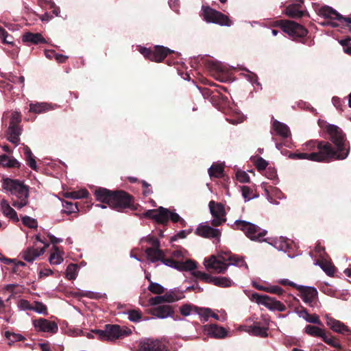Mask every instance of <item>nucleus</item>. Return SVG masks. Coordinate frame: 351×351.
<instances>
[{
  "label": "nucleus",
  "instance_id": "26",
  "mask_svg": "<svg viewBox=\"0 0 351 351\" xmlns=\"http://www.w3.org/2000/svg\"><path fill=\"white\" fill-rule=\"evenodd\" d=\"M300 4H291L286 7L285 13L289 18L300 19L304 16L305 12L300 10Z\"/></svg>",
  "mask_w": 351,
  "mask_h": 351
},
{
  "label": "nucleus",
  "instance_id": "25",
  "mask_svg": "<svg viewBox=\"0 0 351 351\" xmlns=\"http://www.w3.org/2000/svg\"><path fill=\"white\" fill-rule=\"evenodd\" d=\"M147 258L152 263L162 259L164 252L160 247H147L145 250Z\"/></svg>",
  "mask_w": 351,
  "mask_h": 351
},
{
  "label": "nucleus",
  "instance_id": "24",
  "mask_svg": "<svg viewBox=\"0 0 351 351\" xmlns=\"http://www.w3.org/2000/svg\"><path fill=\"white\" fill-rule=\"evenodd\" d=\"M319 15L331 20H337L339 23L343 16L337 12L335 10L329 6H323L319 10Z\"/></svg>",
  "mask_w": 351,
  "mask_h": 351
},
{
  "label": "nucleus",
  "instance_id": "47",
  "mask_svg": "<svg viewBox=\"0 0 351 351\" xmlns=\"http://www.w3.org/2000/svg\"><path fill=\"white\" fill-rule=\"evenodd\" d=\"M175 290H171L163 295L165 302L171 303L182 299V296H178Z\"/></svg>",
  "mask_w": 351,
  "mask_h": 351
},
{
  "label": "nucleus",
  "instance_id": "63",
  "mask_svg": "<svg viewBox=\"0 0 351 351\" xmlns=\"http://www.w3.org/2000/svg\"><path fill=\"white\" fill-rule=\"evenodd\" d=\"M267 292L271 293H275L277 295H281L284 292L283 289L278 286H273L271 287L267 288Z\"/></svg>",
  "mask_w": 351,
  "mask_h": 351
},
{
  "label": "nucleus",
  "instance_id": "31",
  "mask_svg": "<svg viewBox=\"0 0 351 351\" xmlns=\"http://www.w3.org/2000/svg\"><path fill=\"white\" fill-rule=\"evenodd\" d=\"M0 165L10 168H20L21 167L20 162L16 159L10 158L5 154L0 156Z\"/></svg>",
  "mask_w": 351,
  "mask_h": 351
},
{
  "label": "nucleus",
  "instance_id": "45",
  "mask_svg": "<svg viewBox=\"0 0 351 351\" xmlns=\"http://www.w3.org/2000/svg\"><path fill=\"white\" fill-rule=\"evenodd\" d=\"M148 290L154 294L160 295L165 292V288L160 284L150 281Z\"/></svg>",
  "mask_w": 351,
  "mask_h": 351
},
{
  "label": "nucleus",
  "instance_id": "50",
  "mask_svg": "<svg viewBox=\"0 0 351 351\" xmlns=\"http://www.w3.org/2000/svg\"><path fill=\"white\" fill-rule=\"evenodd\" d=\"M320 267L326 272V274L328 276H332L334 275L335 271V266L332 265L330 263L326 262V261L322 262L320 264Z\"/></svg>",
  "mask_w": 351,
  "mask_h": 351
},
{
  "label": "nucleus",
  "instance_id": "46",
  "mask_svg": "<svg viewBox=\"0 0 351 351\" xmlns=\"http://www.w3.org/2000/svg\"><path fill=\"white\" fill-rule=\"evenodd\" d=\"M77 266L75 264L71 263L67 266L66 271V277L68 280H74L77 276Z\"/></svg>",
  "mask_w": 351,
  "mask_h": 351
},
{
  "label": "nucleus",
  "instance_id": "62",
  "mask_svg": "<svg viewBox=\"0 0 351 351\" xmlns=\"http://www.w3.org/2000/svg\"><path fill=\"white\" fill-rule=\"evenodd\" d=\"M147 241L152 245L151 247H160V241L154 236H149L147 238Z\"/></svg>",
  "mask_w": 351,
  "mask_h": 351
},
{
  "label": "nucleus",
  "instance_id": "32",
  "mask_svg": "<svg viewBox=\"0 0 351 351\" xmlns=\"http://www.w3.org/2000/svg\"><path fill=\"white\" fill-rule=\"evenodd\" d=\"M304 332L311 337L322 338L325 332V330L318 326L308 324L304 328Z\"/></svg>",
  "mask_w": 351,
  "mask_h": 351
},
{
  "label": "nucleus",
  "instance_id": "20",
  "mask_svg": "<svg viewBox=\"0 0 351 351\" xmlns=\"http://www.w3.org/2000/svg\"><path fill=\"white\" fill-rule=\"evenodd\" d=\"M326 325L334 332L343 335L349 334L350 329L343 323L328 315L326 316Z\"/></svg>",
  "mask_w": 351,
  "mask_h": 351
},
{
  "label": "nucleus",
  "instance_id": "52",
  "mask_svg": "<svg viewBox=\"0 0 351 351\" xmlns=\"http://www.w3.org/2000/svg\"><path fill=\"white\" fill-rule=\"evenodd\" d=\"M236 176L237 180L241 183H248L250 181V176L245 171H239Z\"/></svg>",
  "mask_w": 351,
  "mask_h": 351
},
{
  "label": "nucleus",
  "instance_id": "10",
  "mask_svg": "<svg viewBox=\"0 0 351 351\" xmlns=\"http://www.w3.org/2000/svg\"><path fill=\"white\" fill-rule=\"evenodd\" d=\"M250 299L255 301L258 304H263L268 309L271 311H278L283 312L286 310V306L280 301L276 300L274 298L269 297L267 295H261L258 293H253Z\"/></svg>",
  "mask_w": 351,
  "mask_h": 351
},
{
  "label": "nucleus",
  "instance_id": "56",
  "mask_svg": "<svg viewBox=\"0 0 351 351\" xmlns=\"http://www.w3.org/2000/svg\"><path fill=\"white\" fill-rule=\"evenodd\" d=\"M267 165L268 162L261 157L258 158L255 162V166L259 171L265 170Z\"/></svg>",
  "mask_w": 351,
  "mask_h": 351
},
{
  "label": "nucleus",
  "instance_id": "2",
  "mask_svg": "<svg viewBox=\"0 0 351 351\" xmlns=\"http://www.w3.org/2000/svg\"><path fill=\"white\" fill-rule=\"evenodd\" d=\"M95 196L97 201L108 204L119 212H123L125 209L136 210L134 197L125 191H111L99 187L95 191Z\"/></svg>",
  "mask_w": 351,
  "mask_h": 351
},
{
  "label": "nucleus",
  "instance_id": "59",
  "mask_svg": "<svg viewBox=\"0 0 351 351\" xmlns=\"http://www.w3.org/2000/svg\"><path fill=\"white\" fill-rule=\"evenodd\" d=\"M21 121V118L18 112H14L12 114V117L10 121V125H19Z\"/></svg>",
  "mask_w": 351,
  "mask_h": 351
},
{
  "label": "nucleus",
  "instance_id": "7",
  "mask_svg": "<svg viewBox=\"0 0 351 351\" xmlns=\"http://www.w3.org/2000/svg\"><path fill=\"white\" fill-rule=\"evenodd\" d=\"M234 224L236 229L243 231L250 240L258 242L267 241V239H263L267 232L258 226L243 220H237Z\"/></svg>",
  "mask_w": 351,
  "mask_h": 351
},
{
  "label": "nucleus",
  "instance_id": "1",
  "mask_svg": "<svg viewBox=\"0 0 351 351\" xmlns=\"http://www.w3.org/2000/svg\"><path fill=\"white\" fill-rule=\"evenodd\" d=\"M326 131L335 147L328 141L311 140L304 144L302 147V151L311 153H290L289 158L293 160L307 159L319 162H328L347 158L350 146L349 143L346 142L342 130L337 125L328 124L326 127Z\"/></svg>",
  "mask_w": 351,
  "mask_h": 351
},
{
  "label": "nucleus",
  "instance_id": "27",
  "mask_svg": "<svg viewBox=\"0 0 351 351\" xmlns=\"http://www.w3.org/2000/svg\"><path fill=\"white\" fill-rule=\"evenodd\" d=\"M272 129L276 132V134L284 138L289 137L291 134L289 127L277 120L273 121Z\"/></svg>",
  "mask_w": 351,
  "mask_h": 351
},
{
  "label": "nucleus",
  "instance_id": "11",
  "mask_svg": "<svg viewBox=\"0 0 351 351\" xmlns=\"http://www.w3.org/2000/svg\"><path fill=\"white\" fill-rule=\"evenodd\" d=\"M208 206L213 217V219L211 221V225L213 226H219L226 221V213L223 204L211 200L208 204Z\"/></svg>",
  "mask_w": 351,
  "mask_h": 351
},
{
  "label": "nucleus",
  "instance_id": "30",
  "mask_svg": "<svg viewBox=\"0 0 351 351\" xmlns=\"http://www.w3.org/2000/svg\"><path fill=\"white\" fill-rule=\"evenodd\" d=\"M169 210L168 208L160 206L157 208L156 222L164 226H167L169 221Z\"/></svg>",
  "mask_w": 351,
  "mask_h": 351
},
{
  "label": "nucleus",
  "instance_id": "28",
  "mask_svg": "<svg viewBox=\"0 0 351 351\" xmlns=\"http://www.w3.org/2000/svg\"><path fill=\"white\" fill-rule=\"evenodd\" d=\"M21 129L19 125H9L8 130V139L10 142L17 145L19 143V136Z\"/></svg>",
  "mask_w": 351,
  "mask_h": 351
},
{
  "label": "nucleus",
  "instance_id": "8",
  "mask_svg": "<svg viewBox=\"0 0 351 351\" xmlns=\"http://www.w3.org/2000/svg\"><path fill=\"white\" fill-rule=\"evenodd\" d=\"M202 16L207 23H216L221 26H231L232 23L229 17L208 5H202Z\"/></svg>",
  "mask_w": 351,
  "mask_h": 351
},
{
  "label": "nucleus",
  "instance_id": "48",
  "mask_svg": "<svg viewBox=\"0 0 351 351\" xmlns=\"http://www.w3.org/2000/svg\"><path fill=\"white\" fill-rule=\"evenodd\" d=\"M128 318L131 322H138L141 320L142 313L139 309H133L128 311Z\"/></svg>",
  "mask_w": 351,
  "mask_h": 351
},
{
  "label": "nucleus",
  "instance_id": "21",
  "mask_svg": "<svg viewBox=\"0 0 351 351\" xmlns=\"http://www.w3.org/2000/svg\"><path fill=\"white\" fill-rule=\"evenodd\" d=\"M295 313L307 322L322 326L323 324L317 314H309L306 308L300 306L295 310Z\"/></svg>",
  "mask_w": 351,
  "mask_h": 351
},
{
  "label": "nucleus",
  "instance_id": "53",
  "mask_svg": "<svg viewBox=\"0 0 351 351\" xmlns=\"http://www.w3.org/2000/svg\"><path fill=\"white\" fill-rule=\"evenodd\" d=\"M274 246L277 249L282 251H287L288 249L291 248V244L284 239H281L278 243L276 242Z\"/></svg>",
  "mask_w": 351,
  "mask_h": 351
},
{
  "label": "nucleus",
  "instance_id": "6",
  "mask_svg": "<svg viewBox=\"0 0 351 351\" xmlns=\"http://www.w3.org/2000/svg\"><path fill=\"white\" fill-rule=\"evenodd\" d=\"M273 27H280L293 40L304 38L308 34V30L302 25L289 20H277L273 22Z\"/></svg>",
  "mask_w": 351,
  "mask_h": 351
},
{
  "label": "nucleus",
  "instance_id": "49",
  "mask_svg": "<svg viewBox=\"0 0 351 351\" xmlns=\"http://www.w3.org/2000/svg\"><path fill=\"white\" fill-rule=\"evenodd\" d=\"M32 311H34L38 313L43 314L45 315H48L47 308L46 305L39 301H35L33 305V309Z\"/></svg>",
  "mask_w": 351,
  "mask_h": 351
},
{
  "label": "nucleus",
  "instance_id": "13",
  "mask_svg": "<svg viewBox=\"0 0 351 351\" xmlns=\"http://www.w3.org/2000/svg\"><path fill=\"white\" fill-rule=\"evenodd\" d=\"M297 290L300 293L302 300L311 307L317 305L316 300L318 298V292L315 287L299 285Z\"/></svg>",
  "mask_w": 351,
  "mask_h": 351
},
{
  "label": "nucleus",
  "instance_id": "61",
  "mask_svg": "<svg viewBox=\"0 0 351 351\" xmlns=\"http://www.w3.org/2000/svg\"><path fill=\"white\" fill-rule=\"evenodd\" d=\"M242 195L245 198V199L250 200L251 199V194L252 193V190L247 186H243L241 187Z\"/></svg>",
  "mask_w": 351,
  "mask_h": 351
},
{
  "label": "nucleus",
  "instance_id": "35",
  "mask_svg": "<svg viewBox=\"0 0 351 351\" xmlns=\"http://www.w3.org/2000/svg\"><path fill=\"white\" fill-rule=\"evenodd\" d=\"M50 109V106L45 103L31 104L29 105V111L36 114H40Z\"/></svg>",
  "mask_w": 351,
  "mask_h": 351
},
{
  "label": "nucleus",
  "instance_id": "15",
  "mask_svg": "<svg viewBox=\"0 0 351 351\" xmlns=\"http://www.w3.org/2000/svg\"><path fill=\"white\" fill-rule=\"evenodd\" d=\"M32 324L37 332L55 334L58 330V324L55 322H51L45 318L35 319L32 321Z\"/></svg>",
  "mask_w": 351,
  "mask_h": 351
},
{
  "label": "nucleus",
  "instance_id": "29",
  "mask_svg": "<svg viewBox=\"0 0 351 351\" xmlns=\"http://www.w3.org/2000/svg\"><path fill=\"white\" fill-rule=\"evenodd\" d=\"M208 334L215 338H223L227 335V331L223 327L217 324H210L206 326Z\"/></svg>",
  "mask_w": 351,
  "mask_h": 351
},
{
  "label": "nucleus",
  "instance_id": "14",
  "mask_svg": "<svg viewBox=\"0 0 351 351\" xmlns=\"http://www.w3.org/2000/svg\"><path fill=\"white\" fill-rule=\"evenodd\" d=\"M139 351H169L167 346L158 339H145L138 343Z\"/></svg>",
  "mask_w": 351,
  "mask_h": 351
},
{
  "label": "nucleus",
  "instance_id": "51",
  "mask_svg": "<svg viewBox=\"0 0 351 351\" xmlns=\"http://www.w3.org/2000/svg\"><path fill=\"white\" fill-rule=\"evenodd\" d=\"M22 222L25 226H27L29 228H36L38 226V223H37L36 219L32 218L29 216L23 217Z\"/></svg>",
  "mask_w": 351,
  "mask_h": 351
},
{
  "label": "nucleus",
  "instance_id": "57",
  "mask_svg": "<svg viewBox=\"0 0 351 351\" xmlns=\"http://www.w3.org/2000/svg\"><path fill=\"white\" fill-rule=\"evenodd\" d=\"M18 306L21 310H30L33 309V305L29 303V301L26 300H21L19 302Z\"/></svg>",
  "mask_w": 351,
  "mask_h": 351
},
{
  "label": "nucleus",
  "instance_id": "42",
  "mask_svg": "<svg viewBox=\"0 0 351 351\" xmlns=\"http://www.w3.org/2000/svg\"><path fill=\"white\" fill-rule=\"evenodd\" d=\"M53 248L54 249L55 252L51 254L49 259V263L51 265L60 264L63 261V258L59 254L58 247L54 245Z\"/></svg>",
  "mask_w": 351,
  "mask_h": 351
},
{
  "label": "nucleus",
  "instance_id": "40",
  "mask_svg": "<svg viewBox=\"0 0 351 351\" xmlns=\"http://www.w3.org/2000/svg\"><path fill=\"white\" fill-rule=\"evenodd\" d=\"M193 310H194L195 312L199 313V311L202 309L190 304H184L180 308V313L183 316L189 315Z\"/></svg>",
  "mask_w": 351,
  "mask_h": 351
},
{
  "label": "nucleus",
  "instance_id": "17",
  "mask_svg": "<svg viewBox=\"0 0 351 351\" xmlns=\"http://www.w3.org/2000/svg\"><path fill=\"white\" fill-rule=\"evenodd\" d=\"M197 236L206 239H215L217 242L220 240L221 231L219 229L213 228L208 225L199 224L195 231Z\"/></svg>",
  "mask_w": 351,
  "mask_h": 351
},
{
  "label": "nucleus",
  "instance_id": "41",
  "mask_svg": "<svg viewBox=\"0 0 351 351\" xmlns=\"http://www.w3.org/2000/svg\"><path fill=\"white\" fill-rule=\"evenodd\" d=\"M192 275L195 277L196 278H198L201 280H202L205 283H211L212 279L213 276H211L210 275L202 272L201 271H193L192 272Z\"/></svg>",
  "mask_w": 351,
  "mask_h": 351
},
{
  "label": "nucleus",
  "instance_id": "55",
  "mask_svg": "<svg viewBox=\"0 0 351 351\" xmlns=\"http://www.w3.org/2000/svg\"><path fill=\"white\" fill-rule=\"evenodd\" d=\"M191 232H192L191 229L188 230H181L179 232H178L176 235L172 237L170 239V241L173 242V241L178 240V239H184L186 237V236L189 234L191 233Z\"/></svg>",
  "mask_w": 351,
  "mask_h": 351
},
{
  "label": "nucleus",
  "instance_id": "5",
  "mask_svg": "<svg viewBox=\"0 0 351 351\" xmlns=\"http://www.w3.org/2000/svg\"><path fill=\"white\" fill-rule=\"evenodd\" d=\"M243 261L242 258L235 255H230L227 258H217L215 256H211L209 258L205 259L204 265L208 270L212 269L218 274H224L230 264L239 265Z\"/></svg>",
  "mask_w": 351,
  "mask_h": 351
},
{
  "label": "nucleus",
  "instance_id": "22",
  "mask_svg": "<svg viewBox=\"0 0 351 351\" xmlns=\"http://www.w3.org/2000/svg\"><path fill=\"white\" fill-rule=\"evenodd\" d=\"M22 41L27 45L45 44V38L40 33L26 32L22 36Z\"/></svg>",
  "mask_w": 351,
  "mask_h": 351
},
{
  "label": "nucleus",
  "instance_id": "36",
  "mask_svg": "<svg viewBox=\"0 0 351 351\" xmlns=\"http://www.w3.org/2000/svg\"><path fill=\"white\" fill-rule=\"evenodd\" d=\"M89 193L86 189H82L79 191H74L71 192H66L64 194V197L66 198H71L73 199L87 198Z\"/></svg>",
  "mask_w": 351,
  "mask_h": 351
},
{
  "label": "nucleus",
  "instance_id": "54",
  "mask_svg": "<svg viewBox=\"0 0 351 351\" xmlns=\"http://www.w3.org/2000/svg\"><path fill=\"white\" fill-rule=\"evenodd\" d=\"M171 257L172 258L175 259V261L180 262L184 264L186 263V261H184V256L181 250H177L173 251L171 253Z\"/></svg>",
  "mask_w": 351,
  "mask_h": 351
},
{
  "label": "nucleus",
  "instance_id": "12",
  "mask_svg": "<svg viewBox=\"0 0 351 351\" xmlns=\"http://www.w3.org/2000/svg\"><path fill=\"white\" fill-rule=\"evenodd\" d=\"M269 319L262 316L261 321L254 322L253 325L247 326L246 331L254 336L265 338L268 337Z\"/></svg>",
  "mask_w": 351,
  "mask_h": 351
},
{
  "label": "nucleus",
  "instance_id": "43",
  "mask_svg": "<svg viewBox=\"0 0 351 351\" xmlns=\"http://www.w3.org/2000/svg\"><path fill=\"white\" fill-rule=\"evenodd\" d=\"M0 38L2 40L3 44H7L11 46L14 45L13 37L9 35L8 32L5 31L2 27L0 26Z\"/></svg>",
  "mask_w": 351,
  "mask_h": 351
},
{
  "label": "nucleus",
  "instance_id": "33",
  "mask_svg": "<svg viewBox=\"0 0 351 351\" xmlns=\"http://www.w3.org/2000/svg\"><path fill=\"white\" fill-rule=\"evenodd\" d=\"M210 284L219 287L227 288L230 287L233 285V282L229 278L227 277L213 276Z\"/></svg>",
  "mask_w": 351,
  "mask_h": 351
},
{
  "label": "nucleus",
  "instance_id": "23",
  "mask_svg": "<svg viewBox=\"0 0 351 351\" xmlns=\"http://www.w3.org/2000/svg\"><path fill=\"white\" fill-rule=\"evenodd\" d=\"M1 208L3 214L6 217L9 218L14 223H17L19 221V218L18 217L16 212L10 206V204L6 200L2 199L1 201Z\"/></svg>",
  "mask_w": 351,
  "mask_h": 351
},
{
  "label": "nucleus",
  "instance_id": "18",
  "mask_svg": "<svg viewBox=\"0 0 351 351\" xmlns=\"http://www.w3.org/2000/svg\"><path fill=\"white\" fill-rule=\"evenodd\" d=\"M36 245V243H34L33 246L28 247L26 250H23L21 253L22 258L29 263L33 262L45 253L46 249L49 246V244H46L41 248L35 247Z\"/></svg>",
  "mask_w": 351,
  "mask_h": 351
},
{
  "label": "nucleus",
  "instance_id": "4",
  "mask_svg": "<svg viewBox=\"0 0 351 351\" xmlns=\"http://www.w3.org/2000/svg\"><path fill=\"white\" fill-rule=\"evenodd\" d=\"M98 339L101 341H113L116 339H123L132 334L131 329L121 327L117 324H106L104 330L95 329L93 330Z\"/></svg>",
  "mask_w": 351,
  "mask_h": 351
},
{
  "label": "nucleus",
  "instance_id": "39",
  "mask_svg": "<svg viewBox=\"0 0 351 351\" xmlns=\"http://www.w3.org/2000/svg\"><path fill=\"white\" fill-rule=\"evenodd\" d=\"M207 66L213 75H218L225 72L224 67L218 62H208Z\"/></svg>",
  "mask_w": 351,
  "mask_h": 351
},
{
  "label": "nucleus",
  "instance_id": "60",
  "mask_svg": "<svg viewBox=\"0 0 351 351\" xmlns=\"http://www.w3.org/2000/svg\"><path fill=\"white\" fill-rule=\"evenodd\" d=\"M141 184H142V186L143 188V195L144 196H148L151 194H152L153 193V191L152 189L150 188V184H148L146 181L145 180H142L141 182Z\"/></svg>",
  "mask_w": 351,
  "mask_h": 351
},
{
  "label": "nucleus",
  "instance_id": "38",
  "mask_svg": "<svg viewBox=\"0 0 351 351\" xmlns=\"http://www.w3.org/2000/svg\"><path fill=\"white\" fill-rule=\"evenodd\" d=\"M208 173L210 178H222L223 176V167L219 164H213L208 169Z\"/></svg>",
  "mask_w": 351,
  "mask_h": 351
},
{
  "label": "nucleus",
  "instance_id": "9",
  "mask_svg": "<svg viewBox=\"0 0 351 351\" xmlns=\"http://www.w3.org/2000/svg\"><path fill=\"white\" fill-rule=\"evenodd\" d=\"M139 51L146 59L156 62H161L169 54L174 53L173 50L161 45H156L154 49L141 47Z\"/></svg>",
  "mask_w": 351,
  "mask_h": 351
},
{
  "label": "nucleus",
  "instance_id": "3",
  "mask_svg": "<svg viewBox=\"0 0 351 351\" xmlns=\"http://www.w3.org/2000/svg\"><path fill=\"white\" fill-rule=\"evenodd\" d=\"M3 188L9 191L12 197V205L21 209L28 204L29 186L23 182L9 178L3 179Z\"/></svg>",
  "mask_w": 351,
  "mask_h": 351
},
{
  "label": "nucleus",
  "instance_id": "37",
  "mask_svg": "<svg viewBox=\"0 0 351 351\" xmlns=\"http://www.w3.org/2000/svg\"><path fill=\"white\" fill-rule=\"evenodd\" d=\"M62 206L64 208V212L67 214H71L79 212L80 210V206H81L80 202H75L73 204L72 202L64 201Z\"/></svg>",
  "mask_w": 351,
  "mask_h": 351
},
{
  "label": "nucleus",
  "instance_id": "44",
  "mask_svg": "<svg viewBox=\"0 0 351 351\" xmlns=\"http://www.w3.org/2000/svg\"><path fill=\"white\" fill-rule=\"evenodd\" d=\"M5 335L6 338L9 341V342H8L9 345L14 343V342L21 341H24L25 339V338L23 335H21L20 334L12 333L9 331H6Z\"/></svg>",
  "mask_w": 351,
  "mask_h": 351
},
{
  "label": "nucleus",
  "instance_id": "19",
  "mask_svg": "<svg viewBox=\"0 0 351 351\" xmlns=\"http://www.w3.org/2000/svg\"><path fill=\"white\" fill-rule=\"evenodd\" d=\"M150 313L152 315L158 318L165 319L172 315V313H174V309L173 306L170 305L162 304L152 308Z\"/></svg>",
  "mask_w": 351,
  "mask_h": 351
},
{
  "label": "nucleus",
  "instance_id": "64",
  "mask_svg": "<svg viewBox=\"0 0 351 351\" xmlns=\"http://www.w3.org/2000/svg\"><path fill=\"white\" fill-rule=\"evenodd\" d=\"M171 220L173 223H178L181 217L180 215L174 212H171L169 210V220Z\"/></svg>",
  "mask_w": 351,
  "mask_h": 351
},
{
  "label": "nucleus",
  "instance_id": "16",
  "mask_svg": "<svg viewBox=\"0 0 351 351\" xmlns=\"http://www.w3.org/2000/svg\"><path fill=\"white\" fill-rule=\"evenodd\" d=\"M160 261H161L163 264L175 268L179 271L193 270L195 269L197 267L196 263L192 260L188 259L184 264L180 262L175 261V259L172 258L171 256L170 258H165V254L162 256V259H161Z\"/></svg>",
  "mask_w": 351,
  "mask_h": 351
},
{
  "label": "nucleus",
  "instance_id": "58",
  "mask_svg": "<svg viewBox=\"0 0 351 351\" xmlns=\"http://www.w3.org/2000/svg\"><path fill=\"white\" fill-rule=\"evenodd\" d=\"M164 302H165L163 295H157L155 297H152V298H149V304L152 305V306L161 304Z\"/></svg>",
  "mask_w": 351,
  "mask_h": 351
},
{
  "label": "nucleus",
  "instance_id": "34",
  "mask_svg": "<svg viewBox=\"0 0 351 351\" xmlns=\"http://www.w3.org/2000/svg\"><path fill=\"white\" fill-rule=\"evenodd\" d=\"M322 340L328 345L341 350L342 348V346L341 343H339V340L334 337L333 336L330 335V333H326V332L324 333V335L322 337Z\"/></svg>",
  "mask_w": 351,
  "mask_h": 351
}]
</instances>
